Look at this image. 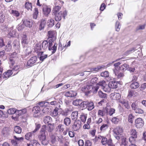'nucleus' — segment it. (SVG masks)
Returning a JSON list of instances; mask_svg holds the SVG:
<instances>
[{
    "label": "nucleus",
    "mask_w": 146,
    "mask_h": 146,
    "mask_svg": "<svg viewBox=\"0 0 146 146\" xmlns=\"http://www.w3.org/2000/svg\"><path fill=\"white\" fill-rule=\"evenodd\" d=\"M16 109L15 108H10L7 110L8 113L9 114H16Z\"/></svg>",
    "instance_id": "nucleus-54"
},
{
    "label": "nucleus",
    "mask_w": 146,
    "mask_h": 146,
    "mask_svg": "<svg viewBox=\"0 0 146 146\" xmlns=\"http://www.w3.org/2000/svg\"><path fill=\"white\" fill-rule=\"evenodd\" d=\"M64 126L63 125L59 124L56 128V130L57 132H62L64 129Z\"/></svg>",
    "instance_id": "nucleus-21"
},
{
    "label": "nucleus",
    "mask_w": 146,
    "mask_h": 146,
    "mask_svg": "<svg viewBox=\"0 0 146 146\" xmlns=\"http://www.w3.org/2000/svg\"><path fill=\"white\" fill-rule=\"evenodd\" d=\"M2 133L5 136L9 134V131L7 128H5L3 129Z\"/></svg>",
    "instance_id": "nucleus-57"
},
{
    "label": "nucleus",
    "mask_w": 146,
    "mask_h": 146,
    "mask_svg": "<svg viewBox=\"0 0 146 146\" xmlns=\"http://www.w3.org/2000/svg\"><path fill=\"white\" fill-rule=\"evenodd\" d=\"M14 131L15 133L20 134L21 132V128L18 126H15L14 127Z\"/></svg>",
    "instance_id": "nucleus-35"
},
{
    "label": "nucleus",
    "mask_w": 146,
    "mask_h": 146,
    "mask_svg": "<svg viewBox=\"0 0 146 146\" xmlns=\"http://www.w3.org/2000/svg\"><path fill=\"white\" fill-rule=\"evenodd\" d=\"M22 22L26 27H30L32 26L31 21L29 19H24L22 20Z\"/></svg>",
    "instance_id": "nucleus-15"
},
{
    "label": "nucleus",
    "mask_w": 146,
    "mask_h": 146,
    "mask_svg": "<svg viewBox=\"0 0 146 146\" xmlns=\"http://www.w3.org/2000/svg\"><path fill=\"white\" fill-rule=\"evenodd\" d=\"M43 13L46 16H47L51 11L50 8L48 6L43 5L42 6Z\"/></svg>",
    "instance_id": "nucleus-7"
},
{
    "label": "nucleus",
    "mask_w": 146,
    "mask_h": 146,
    "mask_svg": "<svg viewBox=\"0 0 146 146\" xmlns=\"http://www.w3.org/2000/svg\"><path fill=\"white\" fill-rule=\"evenodd\" d=\"M17 59V57L16 52H14L10 56L9 58V63L10 64V66L11 68V66H13L15 63Z\"/></svg>",
    "instance_id": "nucleus-5"
},
{
    "label": "nucleus",
    "mask_w": 146,
    "mask_h": 146,
    "mask_svg": "<svg viewBox=\"0 0 146 146\" xmlns=\"http://www.w3.org/2000/svg\"><path fill=\"white\" fill-rule=\"evenodd\" d=\"M121 25L120 24V23L118 21H117L115 24V31L117 32L119 31L120 29Z\"/></svg>",
    "instance_id": "nucleus-52"
},
{
    "label": "nucleus",
    "mask_w": 146,
    "mask_h": 146,
    "mask_svg": "<svg viewBox=\"0 0 146 146\" xmlns=\"http://www.w3.org/2000/svg\"><path fill=\"white\" fill-rule=\"evenodd\" d=\"M40 108L39 106H36L33 107V112L35 113H38L40 111Z\"/></svg>",
    "instance_id": "nucleus-48"
},
{
    "label": "nucleus",
    "mask_w": 146,
    "mask_h": 146,
    "mask_svg": "<svg viewBox=\"0 0 146 146\" xmlns=\"http://www.w3.org/2000/svg\"><path fill=\"white\" fill-rule=\"evenodd\" d=\"M48 105H50L49 103L43 101L38 103V105L40 107H45Z\"/></svg>",
    "instance_id": "nucleus-36"
},
{
    "label": "nucleus",
    "mask_w": 146,
    "mask_h": 146,
    "mask_svg": "<svg viewBox=\"0 0 146 146\" xmlns=\"http://www.w3.org/2000/svg\"><path fill=\"white\" fill-rule=\"evenodd\" d=\"M50 143L53 145H55L56 144V136L54 135H52L51 136Z\"/></svg>",
    "instance_id": "nucleus-25"
},
{
    "label": "nucleus",
    "mask_w": 146,
    "mask_h": 146,
    "mask_svg": "<svg viewBox=\"0 0 146 146\" xmlns=\"http://www.w3.org/2000/svg\"><path fill=\"white\" fill-rule=\"evenodd\" d=\"M46 23V20L45 19H42L41 20L39 28L40 30H41L44 28Z\"/></svg>",
    "instance_id": "nucleus-27"
},
{
    "label": "nucleus",
    "mask_w": 146,
    "mask_h": 146,
    "mask_svg": "<svg viewBox=\"0 0 146 146\" xmlns=\"http://www.w3.org/2000/svg\"><path fill=\"white\" fill-rule=\"evenodd\" d=\"M111 98L114 100H116L118 102H119L121 100V96L120 94L117 93H112L110 95Z\"/></svg>",
    "instance_id": "nucleus-10"
},
{
    "label": "nucleus",
    "mask_w": 146,
    "mask_h": 146,
    "mask_svg": "<svg viewBox=\"0 0 146 146\" xmlns=\"http://www.w3.org/2000/svg\"><path fill=\"white\" fill-rule=\"evenodd\" d=\"M15 139H11V142L12 144L14 146H17L18 144V141H22L24 140V138L23 137H17L16 136H14L13 137Z\"/></svg>",
    "instance_id": "nucleus-8"
},
{
    "label": "nucleus",
    "mask_w": 146,
    "mask_h": 146,
    "mask_svg": "<svg viewBox=\"0 0 146 146\" xmlns=\"http://www.w3.org/2000/svg\"><path fill=\"white\" fill-rule=\"evenodd\" d=\"M16 30L15 29L11 31L9 33V34L10 36L12 37H14L16 35Z\"/></svg>",
    "instance_id": "nucleus-59"
},
{
    "label": "nucleus",
    "mask_w": 146,
    "mask_h": 146,
    "mask_svg": "<svg viewBox=\"0 0 146 146\" xmlns=\"http://www.w3.org/2000/svg\"><path fill=\"white\" fill-rule=\"evenodd\" d=\"M138 102L136 101L133 103L131 105L132 109L134 111L138 108Z\"/></svg>",
    "instance_id": "nucleus-45"
},
{
    "label": "nucleus",
    "mask_w": 146,
    "mask_h": 146,
    "mask_svg": "<svg viewBox=\"0 0 146 146\" xmlns=\"http://www.w3.org/2000/svg\"><path fill=\"white\" fill-rule=\"evenodd\" d=\"M33 131L31 132H29L27 133L25 135V138L27 140H30L32 139L33 136H34V135H33Z\"/></svg>",
    "instance_id": "nucleus-29"
},
{
    "label": "nucleus",
    "mask_w": 146,
    "mask_h": 146,
    "mask_svg": "<svg viewBox=\"0 0 146 146\" xmlns=\"http://www.w3.org/2000/svg\"><path fill=\"white\" fill-rule=\"evenodd\" d=\"M38 13V9L36 8H35L34 10V12L33 15V17L34 19H37Z\"/></svg>",
    "instance_id": "nucleus-44"
},
{
    "label": "nucleus",
    "mask_w": 146,
    "mask_h": 146,
    "mask_svg": "<svg viewBox=\"0 0 146 146\" xmlns=\"http://www.w3.org/2000/svg\"><path fill=\"white\" fill-rule=\"evenodd\" d=\"M98 95L101 98L106 99L107 98V94L103 93L101 90H100L98 91Z\"/></svg>",
    "instance_id": "nucleus-31"
},
{
    "label": "nucleus",
    "mask_w": 146,
    "mask_h": 146,
    "mask_svg": "<svg viewBox=\"0 0 146 146\" xmlns=\"http://www.w3.org/2000/svg\"><path fill=\"white\" fill-rule=\"evenodd\" d=\"M87 117V114L82 113L80 115V118L82 121L84 123L86 122Z\"/></svg>",
    "instance_id": "nucleus-37"
},
{
    "label": "nucleus",
    "mask_w": 146,
    "mask_h": 146,
    "mask_svg": "<svg viewBox=\"0 0 146 146\" xmlns=\"http://www.w3.org/2000/svg\"><path fill=\"white\" fill-rule=\"evenodd\" d=\"M102 89L105 92H109L111 90V88L109 85L106 84L105 86H104Z\"/></svg>",
    "instance_id": "nucleus-41"
},
{
    "label": "nucleus",
    "mask_w": 146,
    "mask_h": 146,
    "mask_svg": "<svg viewBox=\"0 0 146 146\" xmlns=\"http://www.w3.org/2000/svg\"><path fill=\"white\" fill-rule=\"evenodd\" d=\"M58 108H56L53 111L51 112V114L52 116H56L58 114Z\"/></svg>",
    "instance_id": "nucleus-56"
},
{
    "label": "nucleus",
    "mask_w": 146,
    "mask_h": 146,
    "mask_svg": "<svg viewBox=\"0 0 146 146\" xmlns=\"http://www.w3.org/2000/svg\"><path fill=\"white\" fill-rule=\"evenodd\" d=\"M128 67H129L128 65L126 64H124L122 65L119 68L120 70L122 71H124L127 69Z\"/></svg>",
    "instance_id": "nucleus-47"
},
{
    "label": "nucleus",
    "mask_w": 146,
    "mask_h": 146,
    "mask_svg": "<svg viewBox=\"0 0 146 146\" xmlns=\"http://www.w3.org/2000/svg\"><path fill=\"white\" fill-rule=\"evenodd\" d=\"M48 36L49 40L48 41L49 48L48 50H52V53H54L56 50L57 44L55 43L54 45L52 47V43L56 39V32L54 31H49L48 32Z\"/></svg>",
    "instance_id": "nucleus-1"
},
{
    "label": "nucleus",
    "mask_w": 146,
    "mask_h": 146,
    "mask_svg": "<svg viewBox=\"0 0 146 146\" xmlns=\"http://www.w3.org/2000/svg\"><path fill=\"white\" fill-rule=\"evenodd\" d=\"M43 119L44 122L45 124H50L52 121V118L48 116L44 117Z\"/></svg>",
    "instance_id": "nucleus-23"
},
{
    "label": "nucleus",
    "mask_w": 146,
    "mask_h": 146,
    "mask_svg": "<svg viewBox=\"0 0 146 146\" xmlns=\"http://www.w3.org/2000/svg\"><path fill=\"white\" fill-rule=\"evenodd\" d=\"M119 102L123 105L126 108L128 109L129 108V106L127 101L121 100Z\"/></svg>",
    "instance_id": "nucleus-33"
},
{
    "label": "nucleus",
    "mask_w": 146,
    "mask_h": 146,
    "mask_svg": "<svg viewBox=\"0 0 146 146\" xmlns=\"http://www.w3.org/2000/svg\"><path fill=\"white\" fill-rule=\"evenodd\" d=\"M123 132V130L122 128L120 127H117L114 129L113 130L114 135L116 139L117 140L120 139Z\"/></svg>",
    "instance_id": "nucleus-4"
},
{
    "label": "nucleus",
    "mask_w": 146,
    "mask_h": 146,
    "mask_svg": "<svg viewBox=\"0 0 146 146\" xmlns=\"http://www.w3.org/2000/svg\"><path fill=\"white\" fill-rule=\"evenodd\" d=\"M5 19V15L2 12H0V23H3Z\"/></svg>",
    "instance_id": "nucleus-49"
},
{
    "label": "nucleus",
    "mask_w": 146,
    "mask_h": 146,
    "mask_svg": "<svg viewBox=\"0 0 146 146\" xmlns=\"http://www.w3.org/2000/svg\"><path fill=\"white\" fill-rule=\"evenodd\" d=\"M27 110L25 109L17 110H16V114L18 115V116L17 117H18L20 115L25 114Z\"/></svg>",
    "instance_id": "nucleus-19"
},
{
    "label": "nucleus",
    "mask_w": 146,
    "mask_h": 146,
    "mask_svg": "<svg viewBox=\"0 0 146 146\" xmlns=\"http://www.w3.org/2000/svg\"><path fill=\"white\" fill-rule=\"evenodd\" d=\"M130 134L131 136H133L135 138L137 137V133L135 129H132L131 130Z\"/></svg>",
    "instance_id": "nucleus-39"
},
{
    "label": "nucleus",
    "mask_w": 146,
    "mask_h": 146,
    "mask_svg": "<svg viewBox=\"0 0 146 146\" xmlns=\"http://www.w3.org/2000/svg\"><path fill=\"white\" fill-rule=\"evenodd\" d=\"M71 117L72 119L76 120L78 117V112L77 111H75L72 113Z\"/></svg>",
    "instance_id": "nucleus-30"
},
{
    "label": "nucleus",
    "mask_w": 146,
    "mask_h": 146,
    "mask_svg": "<svg viewBox=\"0 0 146 146\" xmlns=\"http://www.w3.org/2000/svg\"><path fill=\"white\" fill-rule=\"evenodd\" d=\"M61 7L60 6H55L53 9V12L54 14L58 13L60 10Z\"/></svg>",
    "instance_id": "nucleus-42"
},
{
    "label": "nucleus",
    "mask_w": 146,
    "mask_h": 146,
    "mask_svg": "<svg viewBox=\"0 0 146 146\" xmlns=\"http://www.w3.org/2000/svg\"><path fill=\"white\" fill-rule=\"evenodd\" d=\"M64 3V2L63 1L60 0H58L55 1L54 3V4L55 6H60L62 7Z\"/></svg>",
    "instance_id": "nucleus-43"
},
{
    "label": "nucleus",
    "mask_w": 146,
    "mask_h": 146,
    "mask_svg": "<svg viewBox=\"0 0 146 146\" xmlns=\"http://www.w3.org/2000/svg\"><path fill=\"white\" fill-rule=\"evenodd\" d=\"M77 94V93L75 91H70L66 92L65 95L67 97H72L76 96Z\"/></svg>",
    "instance_id": "nucleus-16"
},
{
    "label": "nucleus",
    "mask_w": 146,
    "mask_h": 146,
    "mask_svg": "<svg viewBox=\"0 0 146 146\" xmlns=\"http://www.w3.org/2000/svg\"><path fill=\"white\" fill-rule=\"evenodd\" d=\"M106 84V82L104 80H102L96 84V85L98 86H101L102 87V88L104 86H105Z\"/></svg>",
    "instance_id": "nucleus-60"
},
{
    "label": "nucleus",
    "mask_w": 146,
    "mask_h": 146,
    "mask_svg": "<svg viewBox=\"0 0 146 146\" xmlns=\"http://www.w3.org/2000/svg\"><path fill=\"white\" fill-rule=\"evenodd\" d=\"M90 88L91 90H90V91H91V92H92L93 93L95 94L97 93L99 87V86L96 85L94 86H92L91 85Z\"/></svg>",
    "instance_id": "nucleus-22"
},
{
    "label": "nucleus",
    "mask_w": 146,
    "mask_h": 146,
    "mask_svg": "<svg viewBox=\"0 0 146 146\" xmlns=\"http://www.w3.org/2000/svg\"><path fill=\"white\" fill-rule=\"evenodd\" d=\"M54 14L55 15V19L56 21H58L61 20L62 17L64 19H65V17L67 14V11L65 10L63 11H61L58 13Z\"/></svg>",
    "instance_id": "nucleus-3"
},
{
    "label": "nucleus",
    "mask_w": 146,
    "mask_h": 146,
    "mask_svg": "<svg viewBox=\"0 0 146 146\" xmlns=\"http://www.w3.org/2000/svg\"><path fill=\"white\" fill-rule=\"evenodd\" d=\"M101 76L104 77H108L109 76V73L108 71H105L104 72H102L100 74Z\"/></svg>",
    "instance_id": "nucleus-64"
},
{
    "label": "nucleus",
    "mask_w": 146,
    "mask_h": 146,
    "mask_svg": "<svg viewBox=\"0 0 146 146\" xmlns=\"http://www.w3.org/2000/svg\"><path fill=\"white\" fill-rule=\"evenodd\" d=\"M111 88L114 89L117 87V84L116 81H111L108 84Z\"/></svg>",
    "instance_id": "nucleus-24"
},
{
    "label": "nucleus",
    "mask_w": 146,
    "mask_h": 146,
    "mask_svg": "<svg viewBox=\"0 0 146 146\" xmlns=\"http://www.w3.org/2000/svg\"><path fill=\"white\" fill-rule=\"evenodd\" d=\"M13 74L11 70H8L7 72L4 73L3 74V77L4 78H7Z\"/></svg>",
    "instance_id": "nucleus-18"
},
{
    "label": "nucleus",
    "mask_w": 146,
    "mask_h": 146,
    "mask_svg": "<svg viewBox=\"0 0 146 146\" xmlns=\"http://www.w3.org/2000/svg\"><path fill=\"white\" fill-rule=\"evenodd\" d=\"M105 67L104 66H98L97 67L91 69L92 71H97L99 70H100L102 68H104Z\"/></svg>",
    "instance_id": "nucleus-51"
},
{
    "label": "nucleus",
    "mask_w": 146,
    "mask_h": 146,
    "mask_svg": "<svg viewBox=\"0 0 146 146\" xmlns=\"http://www.w3.org/2000/svg\"><path fill=\"white\" fill-rule=\"evenodd\" d=\"M37 58L36 56H34L31 58L27 61V64L29 66H31L34 64L36 62Z\"/></svg>",
    "instance_id": "nucleus-12"
},
{
    "label": "nucleus",
    "mask_w": 146,
    "mask_h": 146,
    "mask_svg": "<svg viewBox=\"0 0 146 146\" xmlns=\"http://www.w3.org/2000/svg\"><path fill=\"white\" fill-rule=\"evenodd\" d=\"M139 86V83L136 82L132 83L130 85L131 88L135 89L138 88Z\"/></svg>",
    "instance_id": "nucleus-34"
},
{
    "label": "nucleus",
    "mask_w": 146,
    "mask_h": 146,
    "mask_svg": "<svg viewBox=\"0 0 146 146\" xmlns=\"http://www.w3.org/2000/svg\"><path fill=\"white\" fill-rule=\"evenodd\" d=\"M88 104V101H84L83 102L81 101L80 106V107L82 108H87Z\"/></svg>",
    "instance_id": "nucleus-62"
},
{
    "label": "nucleus",
    "mask_w": 146,
    "mask_h": 146,
    "mask_svg": "<svg viewBox=\"0 0 146 146\" xmlns=\"http://www.w3.org/2000/svg\"><path fill=\"white\" fill-rule=\"evenodd\" d=\"M90 87L91 85H88L86 86H84L82 88V91L86 93L89 94L91 92V91H90V90H91Z\"/></svg>",
    "instance_id": "nucleus-17"
},
{
    "label": "nucleus",
    "mask_w": 146,
    "mask_h": 146,
    "mask_svg": "<svg viewBox=\"0 0 146 146\" xmlns=\"http://www.w3.org/2000/svg\"><path fill=\"white\" fill-rule=\"evenodd\" d=\"M81 102V100L80 99H76L73 101V104L75 106H80Z\"/></svg>",
    "instance_id": "nucleus-55"
},
{
    "label": "nucleus",
    "mask_w": 146,
    "mask_h": 146,
    "mask_svg": "<svg viewBox=\"0 0 146 146\" xmlns=\"http://www.w3.org/2000/svg\"><path fill=\"white\" fill-rule=\"evenodd\" d=\"M144 124V121L141 118H138L135 120V125L137 128L142 127Z\"/></svg>",
    "instance_id": "nucleus-6"
},
{
    "label": "nucleus",
    "mask_w": 146,
    "mask_h": 146,
    "mask_svg": "<svg viewBox=\"0 0 146 146\" xmlns=\"http://www.w3.org/2000/svg\"><path fill=\"white\" fill-rule=\"evenodd\" d=\"M110 116L112 115L115 113V110L111 108L110 106H107L106 107L104 110Z\"/></svg>",
    "instance_id": "nucleus-11"
},
{
    "label": "nucleus",
    "mask_w": 146,
    "mask_h": 146,
    "mask_svg": "<svg viewBox=\"0 0 146 146\" xmlns=\"http://www.w3.org/2000/svg\"><path fill=\"white\" fill-rule=\"evenodd\" d=\"M88 104L87 105V109L88 110H91L94 108L93 102H91L88 101Z\"/></svg>",
    "instance_id": "nucleus-28"
},
{
    "label": "nucleus",
    "mask_w": 146,
    "mask_h": 146,
    "mask_svg": "<svg viewBox=\"0 0 146 146\" xmlns=\"http://www.w3.org/2000/svg\"><path fill=\"white\" fill-rule=\"evenodd\" d=\"M136 47H134L130 48L129 50L126 51L124 53L125 55H127L134 52L136 50Z\"/></svg>",
    "instance_id": "nucleus-32"
},
{
    "label": "nucleus",
    "mask_w": 146,
    "mask_h": 146,
    "mask_svg": "<svg viewBox=\"0 0 146 146\" xmlns=\"http://www.w3.org/2000/svg\"><path fill=\"white\" fill-rule=\"evenodd\" d=\"M40 56L39 57L40 60L41 61H43L45 58L47 57V55L45 54L44 55L43 54V52H41L40 53Z\"/></svg>",
    "instance_id": "nucleus-53"
},
{
    "label": "nucleus",
    "mask_w": 146,
    "mask_h": 146,
    "mask_svg": "<svg viewBox=\"0 0 146 146\" xmlns=\"http://www.w3.org/2000/svg\"><path fill=\"white\" fill-rule=\"evenodd\" d=\"M23 69V68L20 67L18 65H17L15 66L11 70L13 72V73L14 74V75H15L17 74L20 70H22Z\"/></svg>",
    "instance_id": "nucleus-14"
},
{
    "label": "nucleus",
    "mask_w": 146,
    "mask_h": 146,
    "mask_svg": "<svg viewBox=\"0 0 146 146\" xmlns=\"http://www.w3.org/2000/svg\"><path fill=\"white\" fill-rule=\"evenodd\" d=\"M10 13L13 15L15 16L16 17H18L19 16L20 13L19 12L16 10H11L10 11Z\"/></svg>",
    "instance_id": "nucleus-40"
},
{
    "label": "nucleus",
    "mask_w": 146,
    "mask_h": 146,
    "mask_svg": "<svg viewBox=\"0 0 146 146\" xmlns=\"http://www.w3.org/2000/svg\"><path fill=\"white\" fill-rule=\"evenodd\" d=\"M113 72L114 73L115 76H117V78H121L123 77L124 75L123 73H118V70H116V68L114 69Z\"/></svg>",
    "instance_id": "nucleus-20"
},
{
    "label": "nucleus",
    "mask_w": 146,
    "mask_h": 146,
    "mask_svg": "<svg viewBox=\"0 0 146 146\" xmlns=\"http://www.w3.org/2000/svg\"><path fill=\"white\" fill-rule=\"evenodd\" d=\"M45 130L44 128H42L38 135V138L43 145H46L48 144V142L46 139Z\"/></svg>",
    "instance_id": "nucleus-2"
},
{
    "label": "nucleus",
    "mask_w": 146,
    "mask_h": 146,
    "mask_svg": "<svg viewBox=\"0 0 146 146\" xmlns=\"http://www.w3.org/2000/svg\"><path fill=\"white\" fill-rule=\"evenodd\" d=\"M81 122L79 120L76 121L72 125V128L74 131H77L80 128Z\"/></svg>",
    "instance_id": "nucleus-9"
},
{
    "label": "nucleus",
    "mask_w": 146,
    "mask_h": 146,
    "mask_svg": "<svg viewBox=\"0 0 146 146\" xmlns=\"http://www.w3.org/2000/svg\"><path fill=\"white\" fill-rule=\"evenodd\" d=\"M41 45L40 44H37L34 48V50L35 52H36L37 53L39 52V51L41 49Z\"/></svg>",
    "instance_id": "nucleus-50"
},
{
    "label": "nucleus",
    "mask_w": 146,
    "mask_h": 146,
    "mask_svg": "<svg viewBox=\"0 0 146 146\" xmlns=\"http://www.w3.org/2000/svg\"><path fill=\"white\" fill-rule=\"evenodd\" d=\"M24 27L25 26L23 23H21L18 25L17 29L19 31H21L24 29Z\"/></svg>",
    "instance_id": "nucleus-61"
},
{
    "label": "nucleus",
    "mask_w": 146,
    "mask_h": 146,
    "mask_svg": "<svg viewBox=\"0 0 146 146\" xmlns=\"http://www.w3.org/2000/svg\"><path fill=\"white\" fill-rule=\"evenodd\" d=\"M25 8L28 11H32V6L31 3L29 2H26L25 5Z\"/></svg>",
    "instance_id": "nucleus-26"
},
{
    "label": "nucleus",
    "mask_w": 146,
    "mask_h": 146,
    "mask_svg": "<svg viewBox=\"0 0 146 146\" xmlns=\"http://www.w3.org/2000/svg\"><path fill=\"white\" fill-rule=\"evenodd\" d=\"M22 44L24 47H27V45L28 43V41L27 38V35H23L21 36Z\"/></svg>",
    "instance_id": "nucleus-13"
},
{
    "label": "nucleus",
    "mask_w": 146,
    "mask_h": 146,
    "mask_svg": "<svg viewBox=\"0 0 146 146\" xmlns=\"http://www.w3.org/2000/svg\"><path fill=\"white\" fill-rule=\"evenodd\" d=\"M98 80V78L96 77L92 78L90 80V84L91 85L95 84L97 82Z\"/></svg>",
    "instance_id": "nucleus-63"
},
{
    "label": "nucleus",
    "mask_w": 146,
    "mask_h": 146,
    "mask_svg": "<svg viewBox=\"0 0 146 146\" xmlns=\"http://www.w3.org/2000/svg\"><path fill=\"white\" fill-rule=\"evenodd\" d=\"M64 123L66 126H68L71 123L70 119L68 117H66L64 119Z\"/></svg>",
    "instance_id": "nucleus-46"
},
{
    "label": "nucleus",
    "mask_w": 146,
    "mask_h": 146,
    "mask_svg": "<svg viewBox=\"0 0 146 146\" xmlns=\"http://www.w3.org/2000/svg\"><path fill=\"white\" fill-rule=\"evenodd\" d=\"M49 44H48V42L46 40H44L42 44V48L44 49H46L48 47Z\"/></svg>",
    "instance_id": "nucleus-38"
},
{
    "label": "nucleus",
    "mask_w": 146,
    "mask_h": 146,
    "mask_svg": "<svg viewBox=\"0 0 146 146\" xmlns=\"http://www.w3.org/2000/svg\"><path fill=\"white\" fill-rule=\"evenodd\" d=\"M31 144L33 146H40V144L36 140H35L32 141Z\"/></svg>",
    "instance_id": "nucleus-58"
}]
</instances>
